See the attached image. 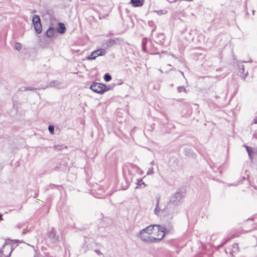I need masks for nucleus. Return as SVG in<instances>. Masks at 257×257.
<instances>
[{
  "instance_id": "a19ab883",
  "label": "nucleus",
  "mask_w": 257,
  "mask_h": 257,
  "mask_svg": "<svg viewBox=\"0 0 257 257\" xmlns=\"http://www.w3.org/2000/svg\"><path fill=\"white\" fill-rule=\"evenodd\" d=\"M160 36H161V37H164V35H163V34H160Z\"/></svg>"
},
{
  "instance_id": "e433bc0d",
  "label": "nucleus",
  "mask_w": 257,
  "mask_h": 257,
  "mask_svg": "<svg viewBox=\"0 0 257 257\" xmlns=\"http://www.w3.org/2000/svg\"><path fill=\"white\" fill-rule=\"evenodd\" d=\"M27 232V231L26 230H25L23 232V234H25L26 233V232Z\"/></svg>"
},
{
  "instance_id": "cd10ccee",
  "label": "nucleus",
  "mask_w": 257,
  "mask_h": 257,
  "mask_svg": "<svg viewBox=\"0 0 257 257\" xmlns=\"http://www.w3.org/2000/svg\"><path fill=\"white\" fill-rule=\"evenodd\" d=\"M94 252H96L98 255H101L102 253L99 249H94Z\"/></svg>"
},
{
  "instance_id": "20e7f679",
  "label": "nucleus",
  "mask_w": 257,
  "mask_h": 257,
  "mask_svg": "<svg viewBox=\"0 0 257 257\" xmlns=\"http://www.w3.org/2000/svg\"><path fill=\"white\" fill-rule=\"evenodd\" d=\"M90 88L93 92L99 94H103L104 92L108 90V89L107 88L105 85L97 82L92 83Z\"/></svg>"
},
{
  "instance_id": "f03ea898",
  "label": "nucleus",
  "mask_w": 257,
  "mask_h": 257,
  "mask_svg": "<svg viewBox=\"0 0 257 257\" xmlns=\"http://www.w3.org/2000/svg\"><path fill=\"white\" fill-rule=\"evenodd\" d=\"M167 209L168 208L166 207H164L162 208L159 206V199H157L156 208L154 210V213L156 215L160 217H165L167 216L169 218H171L173 217V215L172 214H168L167 213Z\"/></svg>"
},
{
  "instance_id": "1a4fd4ad",
  "label": "nucleus",
  "mask_w": 257,
  "mask_h": 257,
  "mask_svg": "<svg viewBox=\"0 0 257 257\" xmlns=\"http://www.w3.org/2000/svg\"><path fill=\"white\" fill-rule=\"evenodd\" d=\"M243 146L245 148L247 152L249 159L252 160L254 155L257 154V148H253L246 145H243Z\"/></svg>"
},
{
  "instance_id": "dca6fc26",
  "label": "nucleus",
  "mask_w": 257,
  "mask_h": 257,
  "mask_svg": "<svg viewBox=\"0 0 257 257\" xmlns=\"http://www.w3.org/2000/svg\"><path fill=\"white\" fill-rule=\"evenodd\" d=\"M116 43V41L114 39H110L106 41V45L107 47H111Z\"/></svg>"
},
{
  "instance_id": "a878e982",
  "label": "nucleus",
  "mask_w": 257,
  "mask_h": 257,
  "mask_svg": "<svg viewBox=\"0 0 257 257\" xmlns=\"http://www.w3.org/2000/svg\"><path fill=\"white\" fill-rule=\"evenodd\" d=\"M48 130L50 134H54V127L53 125H49L48 126Z\"/></svg>"
},
{
  "instance_id": "6e6552de",
  "label": "nucleus",
  "mask_w": 257,
  "mask_h": 257,
  "mask_svg": "<svg viewBox=\"0 0 257 257\" xmlns=\"http://www.w3.org/2000/svg\"><path fill=\"white\" fill-rule=\"evenodd\" d=\"M106 53L105 49H99L93 51L91 54L87 57L88 60H94L97 57L99 56H103Z\"/></svg>"
},
{
  "instance_id": "9b49d317",
  "label": "nucleus",
  "mask_w": 257,
  "mask_h": 257,
  "mask_svg": "<svg viewBox=\"0 0 257 257\" xmlns=\"http://www.w3.org/2000/svg\"><path fill=\"white\" fill-rule=\"evenodd\" d=\"M66 28L65 25L62 23H58V27L57 28V31L60 34H64L66 31Z\"/></svg>"
},
{
  "instance_id": "393cba45",
  "label": "nucleus",
  "mask_w": 257,
  "mask_h": 257,
  "mask_svg": "<svg viewBox=\"0 0 257 257\" xmlns=\"http://www.w3.org/2000/svg\"><path fill=\"white\" fill-rule=\"evenodd\" d=\"M177 90L179 93L181 92H186V88L184 86H179L177 87Z\"/></svg>"
},
{
  "instance_id": "5701e85b",
  "label": "nucleus",
  "mask_w": 257,
  "mask_h": 257,
  "mask_svg": "<svg viewBox=\"0 0 257 257\" xmlns=\"http://www.w3.org/2000/svg\"><path fill=\"white\" fill-rule=\"evenodd\" d=\"M155 12L157 13V14L159 15H162L166 14L167 13V11L165 10H162L159 11H155Z\"/></svg>"
},
{
  "instance_id": "473e14b6",
  "label": "nucleus",
  "mask_w": 257,
  "mask_h": 257,
  "mask_svg": "<svg viewBox=\"0 0 257 257\" xmlns=\"http://www.w3.org/2000/svg\"><path fill=\"white\" fill-rule=\"evenodd\" d=\"M177 1H178V0H174V1H172V2H171V1H169V2L170 3H176V2H177Z\"/></svg>"
},
{
  "instance_id": "a211bd4d",
  "label": "nucleus",
  "mask_w": 257,
  "mask_h": 257,
  "mask_svg": "<svg viewBox=\"0 0 257 257\" xmlns=\"http://www.w3.org/2000/svg\"><path fill=\"white\" fill-rule=\"evenodd\" d=\"M98 191L99 192L98 193L99 195L95 196V197H96V198H103V197H105V196L111 195L112 194V193L108 194V193L105 195H103V194L101 193V192H102V190L101 189H99Z\"/></svg>"
},
{
  "instance_id": "412c9836",
  "label": "nucleus",
  "mask_w": 257,
  "mask_h": 257,
  "mask_svg": "<svg viewBox=\"0 0 257 257\" xmlns=\"http://www.w3.org/2000/svg\"><path fill=\"white\" fill-rule=\"evenodd\" d=\"M239 250V247H238V244L237 243H234L233 245H232V251L233 252H237V251H238Z\"/></svg>"
},
{
  "instance_id": "0eeeda50",
  "label": "nucleus",
  "mask_w": 257,
  "mask_h": 257,
  "mask_svg": "<svg viewBox=\"0 0 257 257\" xmlns=\"http://www.w3.org/2000/svg\"><path fill=\"white\" fill-rule=\"evenodd\" d=\"M183 198V195L181 192H177L172 194L170 197V202L174 205H178L181 201Z\"/></svg>"
},
{
  "instance_id": "ea45409f",
  "label": "nucleus",
  "mask_w": 257,
  "mask_h": 257,
  "mask_svg": "<svg viewBox=\"0 0 257 257\" xmlns=\"http://www.w3.org/2000/svg\"><path fill=\"white\" fill-rule=\"evenodd\" d=\"M152 23H153V22H149V24H152Z\"/></svg>"
},
{
  "instance_id": "aec40b11",
  "label": "nucleus",
  "mask_w": 257,
  "mask_h": 257,
  "mask_svg": "<svg viewBox=\"0 0 257 257\" xmlns=\"http://www.w3.org/2000/svg\"><path fill=\"white\" fill-rule=\"evenodd\" d=\"M37 89L35 88H34V87H22L19 90H21V91H26V90H31V91H32V90H36Z\"/></svg>"
},
{
  "instance_id": "4be33fe9",
  "label": "nucleus",
  "mask_w": 257,
  "mask_h": 257,
  "mask_svg": "<svg viewBox=\"0 0 257 257\" xmlns=\"http://www.w3.org/2000/svg\"><path fill=\"white\" fill-rule=\"evenodd\" d=\"M104 79L105 81L108 82L111 79V76L108 73H106L104 76Z\"/></svg>"
},
{
  "instance_id": "ddd939ff",
  "label": "nucleus",
  "mask_w": 257,
  "mask_h": 257,
  "mask_svg": "<svg viewBox=\"0 0 257 257\" xmlns=\"http://www.w3.org/2000/svg\"><path fill=\"white\" fill-rule=\"evenodd\" d=\"M136 180L137 181L136 184L137 185L136 187V189H137L138 187L143 188L146 186V184L142 181V178H136Z\"/></svg>"
},
{
  "instance_id": "4c0bfd02",
  "label": "nucleus",
  "mask_w": 257,
  "mask_h": 257,
  "mask_svg": "<svg viewBox=\"0 0 257 257\" xmlns=\"http://www.w3.org/2000/svg\"><path fill=\"white\" fill-rule=\"evenodd\" d=\"M193 0H186V1H187V2H192L193 1Z\"/></svg>"
},
{
  "instance_id": "4468645a",
  "label": "nucleus",
  "mask_w": 257,
  "mask_h": 257,
  "mask_svg": "<svg viewBox=\"0 0 257 257\" xmlns=\"http://www.w3.org/2000/svg\"><path fill=\"white\" fill-rule=\"evenodd\" d=\"M131 3L135 7H140L143 5L144 0H131Z\"/></svg>"
},
{
  "instance_id": "7ed1b4c3",
  "label": "nucleus",
  "mask_w": 257,
  "mask_h": 257,
  "mask_svg": "<svg viewBox=\"0 0 257 257\" xmlns=\"http://www.w3.org/2000/svg\"><path fill=\"white\" fill-rule=\"evenodd\" d=\"M138 170H139V168L137 166H133L132 170L130 171L129 170L128 171V175H127L126 174H124V177L126 181V185L125 186H122V189H127L130 186V183L135 179V176L133 175L132 172L133 171H137Z\"/></svg>"
},
{
  "instance_id": "f704fd0d",
  "label": "nucleus",
  "mask_w": 257,
  "mask_h": 257,
  "mask_svg": "<svg viewBox=\"0 0 257 257\" xmlns=\"http://www.w3.org/2000/svg\"><path fill=\"white\" fill-rule=\"evenodd\" d=\"M3 220V217H2V215L1 214H0V220Z\"/></svg>"
},
{
  "instance_id": "9d476101",
  "label": "nucleus",
  "mask_w": 257,
  "mask_h": 257,
  "mask_svg": "<svg viewBox=\"0 0 257 257\" xmlns=\"http://www.w3.org/2000/svg\"><path fill=\"white\" fill-rule=\"evenodd\" d=\"M48 237L52 242H55L58 240L59 236L56 234V231L52 229L49 233Z\"/></svg>"
},
{
  "instance_id": "72a5a7b5",
  "label": "nucleus",
  "mask_w": 257,
  "mask_h": 257,
  "mask_svg": "<svg viewBox=\"0 0 257 257\" xmlns=\"http://www.w3.org/2000/svg\"><path fill=\"white\" fill-rule=\"evenodd\" d=\"M3 252V251L1 249H0V257L2 256Z\"/></svg>"
},
{
  "instance_id": "423d86ee",
  "label": "nucleus",
  "mask_w": 257,
  "mask_h": 257,
  "mask_svg": "<svg viewBox=\"0 0 257 257\" xmlns=\"http://www.w3.org/2000/svg\"><path fill=\"white\" fill-rule=\"evenodd\" d=\"M138 237L142 241L144 242L147 243H153L151 236H150V235H149L148 233H146L145 229H143L140 230L138 235Z\"/></svg>"
},
{
  "instance_id": "7c9ffc66",
  "label": "nucleus",
  "mask_w": 257,
  "mask_h": 257,
  "mask_svg": "<svg viewBox=\"0 0 257 257\" xmlns=\"http://www.w3.org/2000/svg\"><path fill=\"white\" fill-rule=\"evenodd\" d=\"M244 71V66L243 65H241V68L240 69V72L241 73H243Z\"/></svg>"
},
{
  "instance_id": "f257e3e1",
  "label": "nucleus",
  "mask_w": 257,
  "mask_h": 257,
  "mask_svg": "<svg viewBox=\"0 0 257 257\" xmlns=\"http://www.w3.org/2000/svg\"><path fill=\"white\" fill-rule=\"evenodd\" d=\"M173 231V226H171L168 230L166 227L161 226L158 225H154V228L153 229V234L151 236L153 243H157L160 242L164 237L166 233L168 232Z\"/></svg>"
},
{
  "instance_id": "b1692460",
  "label": "nucleus",
  "mask_w": 257,
  "mask_h": 257,
  "mask_svg": "<svg viewBox=\"0 0 257 257\" xmlns=\"http://www.w3.org/2000/svg\"><path fill=\"white\" fill-rule=\"evenodd\" d=\"M15 48L18 51L22 49L21 44L20 43H18V42L16 43V44L15 45Z\"/></svg>"
},
{
  "instance_id": "c9c22d12",
  "label": "nucleus",
  "mask_w": 257,
  "mask_h": 257,
  "mask_svg": "<svg viewBox=\"0 0 257 257\" xmlns=\"http://www.w3.org/2000/svg\"><path fill=\"white\" fill-rule=\"evenodd\" d=\"M22 226H23V225H22V224H21V225H18V227L19 228L21 227H22Z\"/></svg>"
},
{
  "instance_id": "c756f323",
  "label": "nucleus",
  "mask_w": 257,
  "mask_h": 257,
  "mask_svg": "<svg viewBox=\"0 0 257 257\" xmlns=\"http://www.w3.org/2000/svg\"><path fill=\"white\" fill-rule=\"evenodd\" d=\"M252 123H254V124H256L257 123V116L253 118V121H252Z\"/></svg>"
},
{
  "instance_id": "f8f14e48",
  "label": "nucleus",
  "mask_w": 257,
  "mask_h": 257,
  "mask_svg": "<svg viewBox=\"0 0 257 257\" xmlns=\"http://www.w3.org/2000/svg\"><path fill=\"white\" fill-rule=\"evenodd\" d=\"M55 30L54 28L50 27L46 31V35L48 38H52L55 34Z\"/></svg>"
},
{
  "instance_id": "f3484780",
  "label": "nucleus",
  "mask_w": 257,
  "mask_h": 257,
  "mask_svg": "<svg viewBox=\"0 0 257 257\" xmlns=\"http://www.w3.org/2000/svg\"><path fill=\"white\" fill-rule=\"evenodd\" d=\"M60 84V83L57 81H52L50 82L49 85L47 87H58Z\"/></svg>"
},
{
  "instance_id": "39448f33",
  "label": "nucleus",
  "mask_w": 257,
  "mask_h": 257,
  "mask_svg": "<svg viewBox=\"0 0 257 257\" xmlns=\"http://www.w3.org/2000/svg\"><path fill=\"white\" fill-rule=\"evenodd\" d=\"M32 22L36 32L37 34H40L42 32V26L40 17L37 15H34Z\"/></svg>"
},
{
  "instance_id": "2f4dec72",
  "label": "nucleus",
  "mask_w": 257,
  "mask_h": 257,
  "mask_svg": "<svg viewBox=\"0 0 257 257\" xmlns=\"http://www.w3.org/2000/svg\"><path fill=\"white\" fill-rule=\"evenodd\" d=\"M8 247H9V248H10L11 249V251H10V253L9 254V256H10L11 255V253L12 252V249L11 246L10 245H9Z\"/></svg>"
},
{
  "instance_id": "79ce46f5",
  "label": "nucleus",
  "mask_w": 257,
  "mask_h": 257,
  "mask_svg": "<svg viewBox=\"0 0 257 257\" xmlns=\"http://www.w3.org/2000/svg\"><path fill=\"white\" fill-rule=\"evenodd\" d=\"M254 12H255V11H254V10H253V11H252V14H254Z\"/></svg>"
},
{
  "instance_id": "58836bf2",
  "label": "nucleus",
  "mask_w": 257,
  "mask_h": 257,
  "mask_svg": "<svg viewBox=\"0 0 257 257\" xmlns=\"http://www.w3.org/2000/svg\"><path fill=\"white\" fill-rule=\"evenodd\" d=\"M96 245H97V246H98V245H100V244H99V243H96Z\"/></svg>"
},
{
  "instance_id": "2eb2a0df",
  "label": "nucleus",
  "mask_w": 257,
  "mask_h": 257,
  "mask_svg": "<svg viewBox=\"0 0 257 257\" xmlns=\"http://www.w3.org/2000/svg\"><path fill=\"white\" fill-rule=\"evenodd\" d=\"M154 228V225H149L146 227L145 228H144V229H145L146 233H148L150 236H152L153 234V229Z\"/></svg>"
},
{
  "instance_id": "bb28decb",
  "label": "nucleus",
  "mask_w": 257,
  "mask_h": 257,
  "mask_svg": "<svg viewBox=\"0 0 257 257\" xmlns=\"http://www.w3.org/2000/svg\"><path fill=\"white\" fill-rule=\"evenodd\" d=\"M154 173V171H153V168H150L149 169L147 173V175H151V174H152Z\"/></svg>"
},
{
  "instance_id": "c85d7f7f",
  "label": "nucleus",
  "mask_w": 257,
  "mask_h": 257,
  "mask_svg": "<svg viewBox=\"0 0 257 257\" xmlns=\"http://www.w3.org/2000/svg\"><path fill=\"white\" fill-rule=\"evenodd\" d=\"M54 148L56 149L59 150H61L62 148H63V147H60L59 146H55Z\"/></svg>"
},
{
  "instance_id": "6ab92c4d",
  "label": "nucleus",
  "mask_w": 257,
  "mask_h": 257,
  "mask_svg": "<svg viewBox=\"0 0 257 257\" xmlns=\"http://www.w3.org/2000/svg\"><path fill=\"white\" fill-rule=\"evenodd\" d=\"M147 42H148L147 38H145L143 39L142 43V49H143V50L145 52L146 51V45Z\"/></svg>"
}]
</instances>
